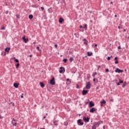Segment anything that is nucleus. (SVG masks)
I'll return each mask as SVG.
<instances>
[{"label":"nucleus","mask_w":129,"mask_h":129,"mask_svg":"<svg viewBox=\"0 0 129 129\" xmlns=\"http://www.w3.org/2000/svg\"><path fill=\"white\" fill-rule=\"evenodd\" d=\"M90 88H91V84L90 83V82H88L86 85V89H90Z\"/></svg>","instance_id":"1"},{"label":"nucleus","mask_w":129,"mask_h":129,"mask_svg":"<svg viewBox=\"0 0 129 129\" xmlns=\"http://www.w3.org/2000/svg\"><path fill=\"white\" fill-rule=\"evenodd\" d=\"M81 120H82L81 119L77 120L78 125H83V124H84V123L83 122H81Z\"/></svg>","instance_id":"2"},{"label":"nucleus","mask_w":129,"mask_h":129,"mask_svg":"<svg viewBox=\"0 0 129 129\" xmlns=\"http://www.w3.org/2000/svg\"><path fill=\"white\" fill-rule=\"evenodd\" d=\"M115 72H116V73H122V72H123V71L122 70H120L118 68H116Z\"/></svg>","instance_id":"3"},{"label":"nucleus","mask_w":129,"mask_h":129,"mask_svg":"<svg viewBox=\"0 0 129 129\" xmlns=\"http://www.w3.org/2000/svg\"><path fill=\"white\" fill-rule=\"evenodd\" d=\"M50 84H51V85H55V78L53 77L52 79L50 80Z\"/></svg>","instance_id":"4"},{"label":"nucleus","mask_w":129,"mask_h":129,"mask_svg":"<svg viewBox=\"0 0 129 129\" xmlns=\"http://www.w3.org/2000/svg\"><path fill=\"white\" fill-rule=\"evenodd\" d=\"M59 73H64L65 72V69L63 67H60L59 69Z\"/></svg>","instance_id":"5"},{"label":"nucleus","mask_w":129,"mask_h":129,"mask_svg":"<svg viewBox=\"0 0 129 129\" xmlns=\"http://www.w3.org/2000/svg\"><path fill=\"white\" fill-rule=\"evenodd\" d=\"M90 119V118H89V117L87 118V117H84L83 118V120H84V121H85V122H89Z\"/></svg>","instance_id":"6"},{"label":"nucleus","mask_w":129,"mask_h":129,"mask_svg":"<svg viewBox=\"0 0 129 129\" xmlns=\"http://www.w3.org/2000/svg\"><path fill=\"white\" fill-rule=\"evenodd\" d=\"M14 121H16V119H15V118H13L12 121V124H13V125L17 126V123H16V122H14Z\"/></svg>","instance_id":"7"},{"label":"nucleus","mask_w":129,"mask_h":129,"mask_svg":"<svg viewBox=\"0 0 129 129\" xmlns=\"http://www.w3.org/2000/svg\"><path fill=\"white\" fill-rule=\"evenodd\" d=\"M82 93H83V95H86V94L88 93V91H87V90H83Z\"/></svg>","instance_id":"8"},{"label":"nucleus","mask_w":129,"mask_h":129,"mask_svg":"<svg viewBox=\"0 0 129 129\" xmlns=\"http://www.w3.org/2000/svg\"><path fill=\"white\" fill-rule=\"evenodd\" d=\"M89 105H90V107H93V106H94V103H93L92 101H91L89 103Z\"/></svg>","instance_id":"9"},{"label":"nucleus","mask_w":129,"mask_h":129,"mask_svg":"<svg viewBox=\"0 0 129 129\" xmlns=\"http://www.w3.org/2000/svg\"><path fill=\"white\" fill-rule=\"evenodd\" d=\"M99 124H100V122H97L94 123V125H95L96 127V125H98V126H99Z\"/></svg>","instance_id":"10"},{"label":"nucleus","mask_w":129,"mask_h":129,"mask_svg":"<svg viewBox=\"0 0 129 129\" xmlns=\"http://www.w3.org/2000/svg\"><path fill=\"white\" fill-rule=\"evenodd\" d=\"M95 108L94 107H93L90 110V112H92V113H93L94 112V111H95Z\"/></svg>","instance_id":"11"},{"label":"nucleus","mask_w":129,"mask_h":129,"mask_svg":"<svg viewBox=\"0 0 129 129\" xmlns=\"http://www.w3.org/2000/svg\"><path fill=\"white\" fill-rule=\"evenodd\" d=\"M19 84L18 83H15L14 84V87H15V88H18L19 87Z\"/></svg>","instance_id":"12"},{"label":"nucleus","mask_w":129,"mask_h":129,"mask_svg":"<svg viewBox=\"0 0 129 129\" xmlns=\"http://www.w3.org/2000/svg\"><path fill=\"white\" fill-rule=\"evenodd\" d=\"M39 84L42 88H44V87H45V85L44 83H43V82H40Z\"/></svg>","instance_id":"13"},{"label":"nucleus","mask_w":129,"mask_h":129,"mask_svg":"<svg viewBox=\"0 0 129 129\" xmlns=\"http://www.w3.org/2000/svg\"><path fill=\"white\" fill-rule=\"evenodd\" d=\"M119 82L117 84V85H120V84H121V83H123V81H121L120 80V79L119 80Z\"/></svg>","instance_id":"14"},{"label":"nucleus","mask_w":129,"mask_h":129,"mask_svg":"<svg viewBox=\"0 0 129 129\" xmlns=\"http://www.w3.org/2000/svg\"><path fill=\"white\" fill-rule=\"evenodd\" d=\"M10 50H11V48L7 47V48H5L6 52H8V53H9V52H10Z\"/></svg>","instance_id":"15"},{"label":"nucleus","mask_w":129,"mask_h":129,"mask_svg":"<svg viewBox=\"0 0 129 129\" xmlns=\"http://www.w3.org/2000/svg\"><path fill=\"white\" fill-rule=\"evenodd\" d=\"M63 21H64V19L60 18L59 20V23H60V24H61V23L63 22Z\"/></svg>","instance_id":"16"},{"label":"nucleus","mask_w":129,"mask_h":129,"mask_svg":"<svg viewBox=\"0 0 129 129\" xmlns=\"http://www.w3.org/2000/svg\"><path fill=\"white\" fill-rule=\"evenodd\" d=\"M53 123L54 124V125H58V122L56 120H54L53 121Z\"/></svg>","instance_id":"17"},{"label":"nucleus","mask_w":129,"mask_h":129,"mask_svg":"<svg viewBox=\"0 0 129 129\" xmlns=\"http://www.w3.org/2000/svg\"><path fill=\"white\" fill-rule=\"evenodd\" d=\"M105 103H106V101H105L104 100L101 102V105H102V104H105Z\"/></svg>","instance_id":"18"},{"label":"nucleus","mask_w":129,"mask_h":129,"mask_svg":"<svg viewBox=\"0 0 129 129\" xmlns=\"http://www.w3.org/2000/svg\"><path fill=\"white\" fill-rule=\"evenodd\" d=\"M33 15H30L29 16V19H30V20H32V19H33Z\"/></svg>","instance_id":"19"},{"label":"nucleus","mask_w":129,"mask_h":129,"mask_svg":"<svg viewBox=\"0 0 129 129\" xmlns=\"http://www.w3.org/2000/svg\"><path fill=\"white\" fill-rule=\"evenodd\" d=\"M92 52H87V55H88V56H91L92 55Z\"/></svg>","instance_id":"20"},{"label":"nucleus","mask_w":129,"mask_h":129,"mask_svg":"<svg viewBox=\"0 0 129 129\" xmlns=\"http://www.w3.org/2000/svg\"><path fill=\"white\" fill-rule=\"evenodd\" d=\"M83 28H84V29L86 30V29H87V25L86 24H85L84 26L83 27Z\"/></svg>","instance_id":"21"},{"label":"nucleus","mask_w":129,"mask_h":129,"mask_svg":"<svg viewBox=\"0 0 129 129\" xmlns=\"http://www.w3.org/2000/svg\"><path fill=\"white\" fill-rule=\"evenodd\" d=\"M24 42L25 43H28V42H29V38H27V39L25 38Z\"/></svg>","instance_id":"22"},{"label":"nucleus","mask_w":129,"mask_h":129,"mask_svg":"<svg viewBox=\"0 0 129 129\" xmlns=\"http://www.w3.org/2000/svg\"><path fill=\"white\" fill-rule=\"evenodd\" d=\"M14 59H15V61L17 63H19V59L16 58V57H14Z\"/></svg>","instance_id":"23"},{"label":"nucleus","mask_w":129,"mask_h":129,"mask_svg":"<svg viewBox=\"0 0 129 129\" xmlns=\"http://www.w3.org/2000/svg\"><path fill=\"white\" fill-rule=\"evenodd\" d=\"M125 85H126V82H124L122 86V87L124 88V86H125Z\"/></svg>","instance_id":"24"},{"label":"nucleus","mask_w":129,"mask_h":129,"mask_svg":"<svg viewBox=\"0 0 129 129\" xmlns=\"http://www.w3.org/2000/svg\"><path fill=\"white\" fill-rule=\"evenodd\" d=\"M84 45H88V41L86 40V41L84 42Z\"/></svg>","instance_id":"25"},{"label":"nucleus","mask_w":129,"mask_h":129,"mask_svg":"<svg viewBox=\"0 0 129 129\" xmlns=\"http://www.w3.org/2000/svg\"><path fill=\"white\" fill-rule=\"evenodd\" d=\"M69 60H70V62H72V61L74 60V58H73V57H70Z\"/></svg>","instance_id":"26"},{"label":"nucleus","mask_w":129,"mask_h":129,"mask_svg":"<svg viewBox=\"0 0 129 129\" xmlns=\"http://www.w3.org/2000/svg\"><path fill=\"white\" fill-rule=\"evenodd\" d=\"M97 74V73L95 72L94 73V74H93V77H94V78L95 77V75H96Z\"/></svg>","instance_id":"27"},{"label":"nucleus","mask_w":129,"mask_h":129,"mask_svg":"<svg viewBox=\"0 0 129 129\" xmlns=\"http://www.w3.org/2000/svg\"><path fill=\"white\" fill-rule=\"evenodd\" d=\"M19 66H20V63H17L16 68H19Z\"/></svg>","instance_id":"28"},{"label":"nucleus","mask_w":129,"mask_h":129,"mask_svg":"<svg viewBox=\"0 0 129 129\" xmlns=\"http://www.w3.org/2000/svg\"><path fill=\"white\" fill-rule=\"evenodd\" d=\"M67 58H64L63 59V61L64 62V63H67Z\"/></svg>","instance_id":"29"},{"label":"nucleus","mask_w":129,"mask_h":129,"mask_svg":"<svg viewBox=\"0 0 129 129\" xmlns=\"http://www.w3.org/2000/svg\"><path fill=\"white\" fill-rule=\"evenodd\" d=\"M112 56H111V57L108 56V57H107V60H108V61H109V60H110V58H112Z\"/></svg>","instance_id":"30"},{"label":"nucleus","mask_w":129,"mask_h":129,"mask_svg":"<svg viewBox=\"0 0 129 129\" xmlns=\"http://www.w3.org/2000/svg\"><path fill=\"white\" fill-rule=\"evenodd\" d=\"M92 129H96V126L94 125H93L92 126Z\"/></svg>","instance_id":"31"},{"label":"nucleus","mask_w":129,"mask_h":129,"mask_svg":"<svg viewBox=\"0 0 129 129\" xmlns=\"http://www.w3.org/2000/svg\"><path fill=\"white\" fill-rule=\"evenodd\" d=\"M105 72H109V70H108V69H106Z\"/></svg>","instance_id":"32"},{"label":"nucleus","mask_w":129,"mask_h":129,"mask_svg":"<svg viewBox=\"0 0 129 129\" xmlns=\"http://www.w3.org/2000/svg\"><path fill=\"white\" fill-rule=\"evenodd\" d=\"M115 64H118V60H116L115 61Z\"/></svg>","instance_id":"33"},{"label":"nucleus","mask_w":129,"mask_h":129,"mask_svg":"<svg viewBox=\"0 0 129 129\" xmlns=\"http://www.w3.org/2000/svg\"><path fill=\"white\" fill-rule=\"evenodd\" d=\"M23 40H25L26 39V37L24 36L22 38Z\"/></svg>","instance_id":"34"},{"label":"nucleus","mask_w":129,"mask_h":129,"mask_svg":"<svg viewBox=\"0 0 129 129\" xmlns=\"http://www.w3.org/2000/svg\"><path fill=\"white\" fill-rule=\"evenodd\" d=\"M23 95H24V94H22V95L21 96V98H24V96H23Z\"/></svg>","instance_id":"35"},{"label":"nucleus","mask_w":129,"mask_h":129,"mask_svg":"<svg viewBox=\"0 0 129 129\" xmlns=\"http://www.w3.org/2000/svg\"><path fill=\"white\" fill-rule=\"evenodd\" d=\"M118 50H120V49H121V47H120V46H119L118 47Z\"/></svg>","instance_id":"36"},{"label":"nucleus","mask_w":129,"mask_h":129,"mask_svg":"<svg viewBox=\"0 0 129 129\" xmlns=\"http://www.w3.org/2000/svg\"><path fill=\"white\" fill-rule=\"evenodd\" d=\"M37 49L38 51H40V47L39 46L37 47Z\"/></svg>","instance_id":"37"},{"label":"nucleus","mask_w":129,"mask_h":129,"mask_svg":"<svg viewBox=\"0 0 129 129\" xmlns=\"http://www.w3.org/2000/svg\"><path fill=\"white\" fill-rule=\"evenodd\" d=\"M83 41H84V42H85V41H87V40L85 38V39H83Z\"/></svg>","instance_id":"38"},{"label":"nucleus","mask_w":129,"mask_h":129,"mask_svg":"<svg viewBox=\"0 0 129 129\" xmlns=\"http://www.w3.org/2000/svg\"><path fill=\"white\" fill-rule=\"evenodd\" d=\"M6 15H8V14H9V11H6Z\"/></svg>","instance_id":"39"},{"label":"nucleus","mask_w":129,"mask_h":129,"mask_svg":"<svg viewBox=\"0 0 129 129\" xmlns=\"http://www.w3.org/2000/svg\"><path fill=\"white\" fill-rule=\"evenodd\" d=\"M54 47H55V48H57V47H58V45L57 44H55Z\"/></svg>","instance_id":"40"},{"label":"nucleus","mask_w":129,"mask_h":129,"mask_svg":"<svg viewBox=\"0 0 129 129\" xmlns=\"http://www.w3.org/2000/svg\"><path fill=\"white\" fill-rule=\"evenodd\" d=\"M41 10H42V11H43V10H44V7H41Z\"/></svg>","instance_id":"41"},{"label":"nucleus","mask_w":129,"mask_h":129,"mask_svg":"<svg viewBox=\"0 0 129 129\" xmlns=\"http://www.w3.org/2000/svg\"><path fill=\"white\" fill-rule=\"evenodd\" d=\"M29 57H30V58H32V57H33V55L30 54V55H29Z\"/></svg>","instance_id":"42"},{"label":"nucleus","mask_w":129,"mask_h":129,"mask_svg":"<svg viewBox=\"0 0 129 129\" xmlns=\"http://www.w3.org/2000/svg\"><path fill=\"white\" fill-rule=\"evenodd\" d=\"M2 30H6V28L3 27V28H2Z\"/></svg>","instance_id":"43"},{"label":"nucleus","mask_w":129,"mask_h":129,"mask_svg":"<svg viewBox=\"0 0 129 129\" xmlns=\"http://www.w3.org/2000/svg\"><path fill=\"white\" fill-rule=\"evenodd\" d=\"M114 60H117V57H115L114 58Z\"/></svg>","instance_id":"44"},{"label":"nucleus","mask_w":129,"mask_h":129,"mask_svg":"<svg viewBox=\"0 0 129 129\" xmlns=\"http://www.w3.org/2000/svg\"><path fill=\"white\" fill-rule=\"evenodd\" d=\"M17 19H19L20 18V16H17Z\"/></svg>","instance_id":"45"},{"label":"nucleus","mask_w":129,"mask_h":129,"mask_svg":"<svg viewBox=\"0 0 129 129\" xmlns=\"http://www.w3.org/2000/svg\"><path fill=\"white\" fill-rule=\"evenodd\" d=\"M67 81H70V79H67Z\"/></svg>","instance_id":"46"},{"label":"nucleus","mask_w":129,"mask_h":129,"mask_svg":"<svg viewBox=\"0 0 129 129\" xmlns=\"http://www.w3.org/2000/svg\"><path fill=\"white\" fill-rule=\"evenodd\" d=\"M80 28H83V27L82 25H81V26H80Z\"/></svg>","instance_id":"47"},{"label":"nucleus","mask_w":129,"mask_h":129,"mask_svg":"<svg viewBox=\"0 0 129 129\" xmlns=\"http://www.w3.org/2000/svg\"><path fill=\"white\" fill-rule=\"evenodd\" d=\"M89 13H90V14H92V11H91L89 12Z\"/></svg>","instance_id":"48"},{"label":"nucleus","mask_w":129,"mask_h":129,"mask_svg":"<svg viewBox=\"0 0 129 129\" xmlns=\"http://www.w3.org/2000/svg\"><path fill=\"white\" fill-rule=\"evenodd\" d=\"M95 47H97V44H95Z\"/></svg>","instance_id":"49"},{"label":"nucleus","mask_w":129,"mask_h":129,"mask_svg":"<svg viewBox=\"0 0 129 129\" xmlns=\"http://www.w3.org/2000/svg\"><path fill=\"white\" fill-rule=\"evenodd\" d=\"M77 88H79V86L77 85Z\"/></svg>","instance_id":"50"},{"label":"nucleus","mask_w":129,"mask_h":129,"mask_svg":"<svg viewBox=\"0 0 129 129\" xmlns=\"http://www.w3.org/2000/svg\"><path fill=\"white\" fill-rule=\"evenodd\" d=\"M99 89V87H97V88H96V89Z\"/></svg>","instance_id":"51"},{"label":"nucleus","mask_w":129,"mask_h":129,"mask_svg":"<svg viewBox=\"0 0 129 129\" xmlns=\"http://www.w3.org/2000/svg\"><path fill=\"white\" fill-rule=\"evenodd\" d=\"M117 17V15H115V17L116 18Z\"/></svg>","instance_id":"52"},{"label":"nucleus","mask_w":129,"mask_h":129,"mask_svg":"<svg viewBox=\"0 0 129 129\" xmlns=\"http://www.w3.org/2000/svg\"><path fill=\"white\" fill-rule=\"evenodd\" d=\"M118 29H120V26H118Z\"/></svg>","instance_id":"53"},{"label":"nucleus","mask_w":129,"mask_h":129,"mask_svg":"<svg viewBox=\"0 0 129 129\" xmlns=\"http://www.w3.org/2000/svg\"><path fill=\"white\" fill-rule=\"evenodd\" d=\"M93 81H95V78H94Z\"/></svg>","instance_id":"54"},{"label":"nucleus","mask_w":129,"mask_h":129,"mask_svg":"<svg viewBox=\"0 0 129 129\" xmlns=\"http://www.w3.org/2000/svg\"><path fill=\"white\" fill-rule=\"evenodd\" d=\"M74 35H75V36H76L77 34H76V33H75Z\"/></svg>","instance_id":"55"},{"label":"nucleus","mask_w":129,"mask_h":129,"mask_svg":"<svg viewBox=\"0 0 129 129\" xmlns=\"http://www.w3.org/2000/svg\"><path fill=\"white\" fill-rule=\"evenodd\" d=\"M46 117V116H44V117H43V118H45Z\"/></svg>","instance_id":"56"},{"label":"nucleus","mask_w":129,"mask_h":129,"mask_svg":"<svg viewBox=\"0 0 129 129\" xmlns=\"http://www.w3.org/2000/svg\"><path fill=\"white\" fill-rule=\"evenodd\" d=\"M125 31H126L125 29H124V32H125Z\"/></svg>","instance_id":"57"},{"label":"nucleus","mask_w":129,"mask_h":129,"mask_svg":"<svg viewBox=\"0 0 129 129\" xmlns=\"http://www.w3.org/2000/svg\"><path fill=\"white\" fill-rule=\"evenodd\" d=\"M34 44H36V42H34Z\"/></svg>","instance_id":"58"},{"label":"nucleus","mask_w":129,"mask_h":129,"mask_svg":"<svg viewBox=\"0 0 129 129\" xmlns=\"http://www.w3.org/2000/svg\"><path fill=\"white\" fill-rule=\"evenodd\" d=\"M2 118V116H0V119Z\"/></svg>","instance_id":"59"},{"label":"nucleus","mask_w":129,"mask_h":129,"mask_svg":"<svg viewBox=\"0 0 129 129\" xmlns=\"http://www.w3.org/2000/svg\"><path fill=\"white\" fill-rule=\"evenodd\" d=\"M111 4H112V2H111Z\"/></svg>","instance_id":"60"},{"label":"nucleus","mask_w":129,"mask_h":129,"mask_svg":"<svg viewBox=\"0 0 129 129\" xmlns=\"http://www.w3.org/2000/svg\"><path fill=\"white\" fill-rule=\"evenodd\" d=\"M38 1H40V0H38Z\"/></svg>","instance_id":"61"}]
</instances>
